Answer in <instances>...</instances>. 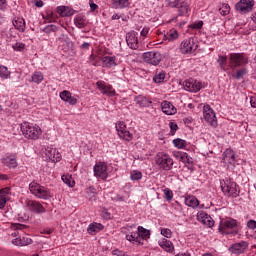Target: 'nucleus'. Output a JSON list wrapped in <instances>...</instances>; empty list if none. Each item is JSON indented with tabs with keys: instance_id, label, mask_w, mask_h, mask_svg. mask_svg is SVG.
I'll return each instance as SVG.
<instances>
[{
	"instance_id": "nucleus-54",
	"label": "nucleus",
	"mask_w": 256,
	"mask_h": 256,
	"mask_svg": "<svg viewBox=\"0 0 256 256\" xmlns=\"http://www.w3.org/2000/svg\"><path fill=\"white\" fill-rule=\"evenodd\" d=\"M12 47H13L14 51H23L25 49V44L16 43Z\"/></svg>"
},
{
	"instance_id": "nucleus-21",
	"label": "nucleus",
	"mask_w": 256,
	"mask_h": 256,
	"mask_svg": "<svg viewBox=\"0 0 256 256\" xmlns=\"http://www.w3.org/2000/svg\"><path fill=\"white\" fill-rule=\"evenodd\" d=\"M97 87L103 93V95H107L108 97H115L116 93L113 86L107 85L103 82H97Z\"/></svg>"
},
{
	"instance_id": "nucleus-17",
	"label": "nucleus",
	"mask_w": 256,
	"mask_h": 256,
	"mask_svg": "<svg viewBox=\"0 0 256 256\" xmlns=\"http://www.w3.org/2000/svg\"><path fill=\"white\" fill-rule=\"evenodd\" d=\"M44 155L48 159V161H52V163H59L61 161L62 156L61 153L56 148H46L44 151Z\"/></svg>"
},
{
	"instance_id": "nucleus-11",
	"label": "nucleus",
	"mask_w": 256,
	"mask_h": 256,
	"mask_svg": "<svg viewBox=\"0 0 256 256\" xmlns=\"http://www.w3.org/2000/svg\"><path fill=\"white\" fill-rule=\"evenodd\" d=\"M116 131L120 139H124V141H133V134L127 130V125L125 122L116 123Z\"/></svg>"
},
{
	"instance_id": "nucleus-5",
	"label": "nucleus",
	"mask_w": 256,
	"mask_h": 256,
	"mask_svg": "<svg viewBox=\"0 0 256 256\" xmlns=\"http://www.w3.org/2000/svg\"><path fill=\"white\" fill-rule=\"evenodd\" d=\"M249 63V58L245 53H230L229 54V67L232 71L245 67Z\"/></svg>"
},
{
	"instance_id": "nucleus-38",
	"label": "nucleus",
	"mask_w": 256,
	"mask_h": 256,
	"mask_svg": "<svg viewBox=\"0 0 256 256\" xmlns=\"http://www.w3.org/2000/svg\"><path fill=\"white\" fill-rule=\"evenodd\" d=\"M154 83H163L165 81V71L156 70L153 76Z\"/></svg>"
},
{
	"instance_id": "nucleus-27",
	"label": "nucleus",
	"mask_w": 256,
	"mask_h": 256,
	"mask_svg": "<svg viewBox=\"0 0 256 256\" xmlns=\"http://www.w3.org/2000/svg\"><path fill=\"white\" fill-rule=\"evenodd\" d=\"M137 233L140 245H143V241L149 239L151 236V232H149V230L145 229L143 226H138Z\"/></svg>"
},
{
	"instance_id": "nucleus-29",
	"label": "nucleus",
	"mask_w": 256,
	"mask_h": 256,
	"mask_svg": "<svg viewBox=\"0 0 256 256\" xmlns=\"http://www.w3.org/2000/svg\"><path fill=\"white\" fill-rule=\"evenodd\" d=\"M74 25L78 29H85L87 27V18L83 14H78L74 17Z\"/></svg>"
},
{
	"instance_id": "nucleus-33",
	"label": "nucleus",
	"mask_w": 256,
	"mask_h": 256,
	"mask_svg": "<svg viewBox=\"0 0 256 256\" xmlns=\"http://www.w3.org/2000/svg\"><path fill=\"white\" fill-rule=\"evenodd\" d=\"M179 39V32L177 30H170L164 35V40L173 43V41H177Z\"/></svg>"
},
{
	"instance_id": "nucleus-63",
	"label": "nucleus",
	"mask_w": 256,
	"mask_h": 256,
	"mask_svg": "<svg viewBox=\"0 0 256 256\" xmlns=\"http://www.w3.org/2000/svg\"><path fill=\"white\" fill-rule=\"evenodd\" d=\"M250 105L251 107H253L254 109H256V96H252L250 98Z\"/></svg>"
},
{
	"instance_id": "nucleus-59",
	"label": "nucleus",
	"mask_w": 256,
	"mask_h": 256,
	"mask_svg": "<svg viewBox=\"0 0 256 256\" xmlns=\"http://www.w3.org/2000/svg\"><path fill=\"white\" fill-rule=\"evenodd\" d=\"M149 31H150L149 27H144V28L142 29V31L140 32V35H141L142 37H147V35H149Z\"/></svg>"
},
{
	"instance_id": "nucleus-55",
	"label": "nucleus",
	"mask_w": 256,
	"mask_h": 256,
	"mask_svg": "<svg viewBox=\"0 0 256 256\" xmlns=\"http://www.w3.org/2000/svg\"><path fill=\"white\" fill-rule=\"evenodd\" d=\"M191 29H202L203 27V21L200 20L198 22H194L192 25H190Z\"/></svg>"
},
{
	"instance_id": "nucleus-62",
	"label": "nucleus",
	"mask_w": 256,
	"mask_h": 256,
	"mask_svg": "<svg viewBox=\"0 0 256 256\" xmlns=\"http://www.w3.org/2000/svg\"><path fill=\"white\" fill-rule=\"evenodd\" d=\"M184 165H193V158H191V156H187L186 160L184 162Z\"/></svg>"
},
{
	"instance_id": "nucleus-23",
	"label": "nucleus",
	"mask_w": 256,
	"mask_h": 256,
	"mask_svg": "<svg viewBox=\"0 0 256 256\" xmlns=\"http://www.w3.org/2000/svg\"><path fill=\"white\" fill-rule=\"evenodd\" d=\"M56 13H58L60 17H71L75 15V10L69 6H58L56 8Z\"/></svg>"
},
{
	"instance_id": "nucleus-50",
	"label": "nucleus",
	"mask_w": 256,
	"mask_h": 256,
	"mask_svg": "<svg viewBox=\"0 0 256 256\" xmlns=\"http://www.w3.org/2000/svg\"><path fill=\"white\" fill-rule=\"evenodd\" d=\"M71 96H72L71 92H69L67 90L60 92V98L62 99V101H65L66 103L69 101Z\"/></svg>"
},
{
	"instance_id": "nucleus-47",
	"label": "nucleus",
	"mask_w": 256,
	"mask_h": 256,
	"mask_svg": "<svg viewBox=\"0 0 256 256\" xmlns=\"http://www.w3.org/2000/svg\"><path fill=\"white\" fill-rule=\"evenodd\" d=\"M231 12V6H229V4H222V6L219 8V13L220 15H229V13Z\"/></svg>"
},
{
	"instance_id": "nucleus-40",
	"label": "nucleus",
	"mask_w": 256,
	"mask_h": 256,
	"mask_svg": "<svg viewBox=\"0 0 256 256\" xmlns=\"http://www.w3.org/2000/svg\"><path fill=\"white\" fill-rule=\"evenodd\" d=\"M57 14H58L57 12L55 13L53 11H48L44 19H46L48 23H55L57 19H59V15Z\"/></svg>"
},
{
	"instance_id": "nucleus-43",
	"label": "nucleus",
	"mask_w": 256,
	"mask_h": 256,
	"mask_svg": "<svg viewBox=\"0 0 256 256\" xmlns=\"http://www.w3.org/2000/svg\"><path fill=\"white\" fill-rule=\"evenodd\" d=\"M173 145L177 149H185L187 147V141H185L181 138H177V139L173 140Z\"/></svg>"
},
{
	"instance_id": "nucleus-16",
	"label": "nucleus",
	"mask_w": 256,
	"mask_h": 256,
	"mask_svg": "<svg viewBox=\"0 0 256 256\" xmlns=\"http://www.w3.org/2000/svg\"><path fill=\"white\" fill-rule=\"evenodd\" d=\"M25 205L28 209V211H32V213H45V207H43V205L36 200H26L25 201Z\"/></svg>"
},
{
	"instance_id": "nucleus-41",
	"label": "nucleus",
	"mask_w": 256,
	"mask_h": 256,
	"mask_svg": "<svg viewBox=\"0 0 256 256\" xmlns=\"http://www.w3.org/2000/svg\"><path fill=\"white\" fill-rule=\"evenodd\" d=\"M62 181L65 185H68V187H75V180H73V176L69 174L62 175Z\"/></svg>"
},
{
	"instance_id": "nucleus-7",
	"label": "nucleus",
	"mask_w": 256,
	"mask_h": 256,
	"mask_svg": "<svg viewBox=\"0 0 256 256\" xmlns=\"http://www.w3.org/2000/svg\"><path fill=\"white\" fill-rule=\"evenodd\" d=\"M190 5L191 1L189 0H172L169 2L170 7H176L178 9L180 17H184V15H187L191 11Z\"/></svg>"
},
{
	"instance_id": "nucleus-30",
	"label": "nucleus",
	"mask_w": 256,
	"mask_h": 256,
	"mask_svg": "<svg viewBox=\"0 0 256 256\" xmlns=\"http://www.w3.org/2000/svg\"><path fill=\"white\" fill-rule=\"evenodd\" d=\"M158 244L162 249H164V251H167V253H173V251H175V246H173V242L167 240L166 238L159 240Z\"/></svg>"
},
{
	"instance_id": "nucleus-64",
	"label": "nucleus",
	"mask_w": 256,
	"mask_h": 256,
	"mask_svg": "<svg viewBox=\"0 0 256 256\" xmlns=\"http://www.w3.org/2000/svg\"><path fill=\"white\" fill-rule=\"evenodd\" d=\"M174 256H191V253L189 251L179 252L178 254H176Z\"/></svg>"
},
{
	"instance_id": "nucleus-60",
	"label": "nucleus",
	"mask_w": 256,
	"mask_h": 256,
	"mask_svg": "<svg viewBox=\"0 0 256 256\" xmlns=\"http://www.w3.org/2000/svg\"><path fill=\"white\" fill-rule=\"evenodd\" d=\"M12 245H15L16 247H22L21 246V238H16L12 240Z\"/></svg>"
},
{
	"instance_id": "nucleus-61",
	"label": "nucleus",
	"mask_w": 256,
	"mask_h": 256,
	"mask_svg": "<svg viewBox=\"0 0 256 256\" xmlns=\"http://www.w3.org/2000/svg\"><path fill=\"white\" fill-rule=\"evenodd\" d=\"M184 153L185 152L178 151V152H174L173 155H174L175 159H177L179 161Z\"/></svg>"
},
{
	"instance_id": "nucleus-39",
	"label": "nucleus",
	"mask_w": 256,
	"mask_h": 256,
	"mask_svg": "<svg viewBox=\"0 0 256 256\" xmlns=\"http://www.w3.org/2000/svg\"><path fill=\"white\" fill-rule=\"evenodd\" d=\"M90 65H93L94 67H101V65H103V57L91 55Z\"/></svg>"
},
{
	"instance_id": "nucleus-51",
	"label": "nucleus",
	"mask_w": 256,
	"mask_h": 256,
	"mask_svg": "<svg viewBox=\"0 0 256 256\" xmlns=\"http://www.w3.org/2000/svg\"><path fill=\"white\" fill-rule=\"evenodd\" d=\"M20 242H21V246L25 247L27 245H31V243H33V240L28 236H24L20 238Z\"/></svg>"
},
{
	"instance_id": "nucleus-4",
	"label": "nucleus",
	"mask_w": 256,
	"mask_h": 256,
	"mask_svg": "<svg viewBox=\"0 0 256 256\" xmlns=\"http://www.w3.org/2000/svg\"><path fill=\"white\" fill-rule=\"evenodd\" d=\"M156 165L162 171H171L173 169V165H175V161L171 155L165 152H159L155 157Z\"/></svg>"
},
{
	"instance_id": "nucleus-1",
	"label": "nucleus",
	"mask_w": 256,
	"mask_h": 256,
	"mask_svg": "<svg viewBox=\"0 0 256 256\" xmlns=\"http://www.w3.org/2000/svg\"><path fill=\"white\" fill-rule=\"evenodd\" d=\"M219 233L222 235H232L235 237L239 233V222L233 218L221 220L218 227Z\"/></svg>"
},
{
	"instance_id": "nucleus-22",
	"label": "nucleus",
	"mask_w": 256,
	"mask_h": 256,
	"mask_svg": "<svg viewBox=\"0 0 256 256\" xmlns=\"http://www.w3.org/2000/svg\"><path fill=\"white\" fill-rule=\"evenodd\" d=\"M119 65V61L115 56H104L102 57V67H106L107 69H113V67H117Z\"/></svg>"
},
{
	"instance_id": "nucleus-34",
	"label": "nucleus",
	"mask_w": 256,
	"mask_h": 256,
	"mask_svg": "<svg viewBox=\"0 0 256 256\" xmlns=\"http://www.w3.org/2000/svg\"><path fill=\"white\" fill-rule=\"evenodd\" d=\"M112 7L114 9H125V7H129V0H112Z\"/></svg>"
},
{
	"instance_id": "nucleus-18",
	"label": "nucleus",
	"mask_w": 256,
	"mask_h": 256,
	"mask_svg": "<svg viewBox=\"0 0 256 256\" xmlns=\"http://www.w3.org/2000/svg\"><path fill=\"white\" fill-rule=\"evenodd\" d=\"M247 247H249V243H247L246 241H241L232 244L229 248V251L232 252L234 255H241V253H245Z\"/></svg>"
},
{
	"instance_id": "nucleus-24",
	"label": "nucleus",
	"mask_w": 256,
	"mask_h": 256,
	"mask_svg": "<svg viewBox=\"0 0 256 256\" xmlns=\"http://www.w3.org/2000/svg\"><path fill=\"white\" fill-rule=\"evenodd\" d=\"M161 109L165 115H175L177 113V108L169 101H163L161 103Z\"/></svg>"
},
{
	"instance_id": "nucleus-6",
	"label": "nucleus",
	"mask_w": 256,
	"mask_h": 256,
	"mask_svg": "<svg viewBox=\"0 0 256 256\" xmlns=\"http://www.w3.org/2000/svg\"><path fill=\"white\" fill-rule=\"evenodd\" d=\"M222 192L227 197H239V185L231 179H225L220 182Z\"/></svg>"
},
{
	"instance_id": "nucleus-37",
	"label": "nucleus",
	"mask_w": 256,
	"mask_h": 256,
	"mask_svg": "<svg viewBox=\"0 0 256 256\" xmlns=\"http://www.w3.org/2000/svg\"><path fill=\"white\" fill-rule=\"evenodd\" d=\"M232 77L233 79H237L238 81L243 79V76L246 75L248 73V70L247 68H241V69H238V70H232Z\"/></svg>"
},
{
	"instance_id": "nucleus-42",
	"label": "nucleus",
	"mask_w": 256,
	"mask_h": 256,
	"mask_svg": "<svg viewBox=\"0 0 256 256\" xmlns=\"http://www.w3.org/2000/svg\"><path fill=\"white\" fill-rule=\"evenodd\" d=\"M44 79L43 72L36 71L32 74V83L39 85Z\"/></svg>"
},
{
	"instance_id": "nucleus-48",
	"label": "nucleus",
	"mask_w": 256,
	"mask_h": 256,
	"mask_svg": "<svg viewBox=\"0 0 256 256\" xmlns=\"http://www.w3.org/2000/svg\"><path fill=\"white\" fill-rule=\"evenodd\" d=\"M11 229H14V231H23L25 229H29V226L19 223L11 224Z\"/></svg>"
},
{
	"instance_id": "nucleus-45",
	"label": "nucleus",
	"mask_w": 256,
	"mask_h": 256,
	"mask_svg": "<svg viewBox=\"0 0 256 256\" xmlns=\"http://www.w3.org/2000/svg\"><path fill=\"white\" fill-rule=\"evenodd\" d=\"M217 63L222 71H227V68H225V65H227V56H218Z\"/></svg>"
},
{
	"instance_id": "nucleus-53",
	"label": "nucleus",
	"mask_w": 256,
	"mask_h": 256,
	"mask_svg": "<svg viewBox=\"0 0 256 256\" xmlns=\"http://www.w3.org/2000/svg\"><path fill=\"white\" fill-rule=\"evenodd\" d=\"M169 127H170L171 135H175V133L177 132V129H179V126L175 122H170Z\"/></svg>"
},
{
	"instance_id": "nucleus-12",
	"label": "nucleus",
	"mask_w": 256,
	"mask_h": 256,
	"mask_svg": "<svg viewBox=\"0 0 256 256\" xmlns=\"http://www.w3.org/2000/svg\"><path fill=\"white\" fill-rule=\"evenodd\" d=\"M93 171L94 177H97V179H102L105 181V179L109 177V173L107 172V164L105 162L96 163L94 165Z\"/></svg>"
},
{
	"instance_id": "nucleus-25",
	"label": "nucleus",
	"mask_w": 256,
	"mask_h": 256,
	"mask_svg": "<svg viewBox=\"0 0 256 256\" xmlns=\"http://www.w3.org/2000/svg\"><path fill=\"white\" fill-rule=\"evenodd\" d=\"M11 193V188L6 187L0 190V209H5L7 205V199H9V194Z\"/></svg>"
},
{
	"instance_id": "nucleus-15",
	"label": "nucleus",
	"mask_w": 256,
	"mask_h": 256,
	"mask_svg": "<svg viewBox=\"0 0 256 256\" xmlns=\"http://www.w3.org/2000/svg\"><path fill=\"white\" fill-rule=\"evenodd\" d=\"M126 43L130 49H139V33L132 31L126 34Z\"/></svg>"
},
{
	"instance_id": "nucleus-9",
	"label": "nucleus",
	"mask_w": 256,
	"mask_h": 256,
	"mask_svg": "<svg viewBox=\"0 0 256 256\" xmlns=\"http://www.w3.org/2000/svg\"><path fill=\"white\" fill-rule=\"evenodd\" d=\"M199 45L197 44V42H195L194 38H188L184 41H182V43L180 44V52L183 55H188L191 53H195V51H197Z\"/></svg>"
},
{
	"instance_id": "nucleus-26",
	"label": "nucleus",
	"mask_w": 256,
	"mask_h": 256,
	"mask_svg": "<svg viewBox=\"0 0 256 256\" xmlns=\"http://www.w3.org/2000/svg\"><path fill=\"white\" fill-rule=\"evenodd\" d=\"M136 105H139V107H151V98L143 95L136 96L134 99Z\"/></svg>"
},
{
	"instance_id": "nucleus-52",
	"label": "nucleus",
	"mask_w": 256,
	"mask_h": 256,
	"mask_svg": "<svg viewBox=\"0 0 256 256\" xmlns=\"http://www.w3.org/2000/svg\"><path fill=\"white\" fill-rule=\"evenodd\" d=\"M161 235H163V237H166V239H171V235H173V232H171V229L162 228Z\"/></svg>"
},
{
	"instance_id": "nucleus-31",
	"label": "nucleus",
	"mask_w": 256,
	"mask_h": 256,
	"mask_svg": "<svg viewBox=\"0 0 256 256\" xmlns=\"http://www.w3.org/2000/svg\"><path fill=\"white\" fill-rule=\"evenodd\" d=\"M2 163L9 167V169L17 168V158L15 156H7L6 158L2 159Z\"/></svg>"
},
{
	"instance_id": "nucleus-44",
	"label": "nucleus",
	"mask_w": 256,
	"mask_h": 256,
	"mask_svg": "<svg viewBox=\"0 0 256 256\" xmlns=\"http://www.w3.org/2000/svg\"><path fill=\"white\" fill-rule=\"evenodd\" d=\"M11 72L6 66L0 65V77L1 79H9Z\"/></svg>"
},
{
	"instance_id": "nucleus-56",
	"label": "nucleus",
	"mask_w": 256,
	"mask_h": 256,
	"mask_svg": "<svg viewBox=\"0 0 256 256\" xmlns=\"http://www.w3.org/2000/svg\"><path fill=\"white\" fill-rule=\"evenodd\" d=\"M247 227H248V229H256V221L255 220H249L248 222H247Z\"/></svg>"
},
{
	"instance_id": "nucleus-32",
	"label": "nucleus",
	"mask_w": 256,
	"mask_h": 256,
	"mask_svg": "<svg viewBox=\"0 0 256 256\" xmlns=\"http://www.w3.org/2000/svg\"><path fill=\"white\" fill-rule=\"evenodd\" d=\"M185 205L195 209L196 207H199V199H197L195 196L189 195L185 198Z\"/></svg>"
},
{
	"instance_id": "nucleus-58",
	"label": "nucleus",
	"mask_w": 256,
	"mask_h": 256,
	"mask_svg": "<svg viewBox=\"0 0 256 256\" xmlns=\"http://www.w3.org/2000/svg\"><path fill=\"white\" fill-rule=\"evenodd\" d=\"M112 255H115V256H127V254L125 252H123L121 250H118V249L113 250L112 251Z\"/></svg>"
},
{
	"instance_id": "nucleus-20",
	"label": "nucleus",
	"mask_w": 256,
	"mask_h": 256,
	"mask_svg": "<svg viewBox=\"0 0 256 256\" xmlns=\"http://www.w3.org/2000/svg\"><path fill=\"white\" fill-rule=\"evenodd\" d=\"M197 220L200 221V223H203V225H206L207 227H213L215 225V220L209 214L201 211L197 214Z\"/></svg>"
},
{
	"instance_id": "nucleus-28",
	"label": "nucleus",
	"mask_w": 256,
	"mask_h": 256,
	"mask_svg": "<svg viewBox=\"0 0 256 256\" xmlns=\"http://www.w3.org/2000/svg\"><path fill=\"white\" fill-rule=\"evenodd\" d=\"M104 228L105 227L103 226V224L93 222L89 224L87 228V233H89V235H97V233H99L100 231H103Z\"/></svg>"
},
{
	"instance_id": "nucleus-49",
	"label": "nucleus",
	"mask_w": 256,
	"mask_h": 256,
	"mask_svg": "<svg viewBox=\"0 0 256 256\" xmlns=\"http://www.w3.org/2000/svg\"><path fill=\"white\" fill-rule=\"evenodd\" d=\"M164 198L166 201H172L173 200V191L169 188L164 189Z\"/></svg>"
},
{
	"instance_id": "nucleus-8",
	"label": "nucleus",
	"mask_w": 256,
	"mask_h": 256,
	"mask_svg": "<svg viewBox=\"0 0 256 256\" xmlns=\"http://www.w3.org/2000/svg\"><path fill=\"white\" fill-rule=\"evenodd\" d=\"M203 117L204 121H206L210 127H213L214 129L217 127V116L215 115V110H213L209 104H206L203 107Z\"/></svg>"
},
{
	"instance_id": "nucleus-14",
	"label": "nucleus",
	"mask_w": 256,
	"mask_h": 256,
	"mask_svg": "<svg viewBox=\"0 0 256 256\" xmlns=\"http://www.w3.org/2000/svg\"><path fill=\"white\" fill-rule=\"evenodd\" d=\"M182 85L185 91H190V93H197L198 91H201V82L193 78L185 80Z\"/></svg>"
},
{
	"instance_id": "nucleus-36",
	"label": "nucleus",
	"mask_w": 256,
	"mask_h": 256,
	"mask_svg": "<svg viewBox=\"0 0 256 256\" xmlns=\"http://www.w3.org/2000/svg\"><path fill=\"white\" fill-rule=\"evenodd\" d=\"M13 25H14L15 29H17L21 33L25 32V19H23V18H16L13 21Z\"/></svg>"
},
{
	"instance_id": "nucleus-13",
	"label": "nucleus",
	"mask_w": 256,
	"mask_h": 256,
	"mask_svg": "<svg viewBox=\"0 0 256 256\" xmlns=\"http://www.w3.org/2000/svg\"><path fill=\"white\" fill-rule=\"evenodd\" d=\"M161 53L150 51L143 53V61L149 65H159L161 63Z\"/></svg>"
},
{
	"instance_id": "nucleus-35",
	"label": "nucleus",
	"mask_w": 256,
	"mask_h": 256,
	"mask_svg": "<svg viewBox=\"0 0 256 256\" xmlns=\"http://www.w3.org/2000/svg\"><path fill=\"white\" fill-rule=\"evenodd\" d=\"M126 239H127V241H130V243H133V245H141L140 240H139V234L137 231L127 234Z\"/></svg>"
},
{
	"instance_id": "nucleus-2",
	"label": "nucleus",
	"mask_w": 256,
	"mask_h": 256,
	"mask_svg": "<svg viewBox=\"0 0 256 256\" xmlns=\"http://www.w3.org/2000/svg\"><path fill=\"white\" fill-rule=\"evenodd\" d=\"M21 131L22 135H24L26 139H32L34 141H37V139H39L43 133L39 125L29 122H23L21 124Z\"/></svg>"
},
{
	"instance_id": "nucleus-19",
	"label": "nucleus",
	"mask_w": 256,
	"mask_h": 256,
	"mask_svg": "<svg viewBox=\"0 0 256 256\" xmlns=\"http://www.w3.org/2000/svg\"><path fill=\"white\" fill-rule=\"evenodd\" d=\"M222 162H224L225 165H235V163H237L235 151H233L232 149H226L223 153Z\"/></svg>"
},
{
	"instance_id": "nucleus-46",
	"label": "nucleus",
	"mask_w": 256,
	"mask_h": 256,
	"mask_svg": "<svg viewBox=\"0 0 256 256\" xmlns=\"http://www.w3.org/2000/svg\"><path fill=\"white\" fill-rule=\"evenodd\" d=\"M143 178V173H141L140 171H137V170H133L131 173H130V179L132 181H139L140 179Z\"/></svg>"
},
{
	"instance_id": "nucleus-10",
	"label": "nucleus",
	"mask_w": 256,
	"mask_h": 256,
	"mask_svg": "<svg viewBox=\"0 0 256 256\" xmlns=\"http://www.w3.org/2000/svg\"><path fill=\"white\" fill-rule=\"evenodd\" d=\"M253 7H255V0H240L235 5L236 11H238V13H242V15L251 13V11H253Z\"/></svg>"
},
{
	"instance_id": "nucleus-57",
	"label": "nucleus",
	"mask_w": 256,
	"mask_h": 256,
	"mask_svg": "<svg viewBox=\"0 0 256 256\" xmlns=\"http://www.w3.org/2000/svg\"><path fill=\"white\" fill-rule=\"evenodd\" d=\"M66 103H69V105H77V97L75 96H70V98L68 99V101Z\"/></svg>"
},
{
	"instance_id": "nucleus-3",
	"label": "nucleus",
	"mask_w": 256,
	"mask_h": 256,
	"mask_svg": "<svg viewBox=\"0 0 256 256\" xmlns=\"http://www.w3.org/2000/svg\"><path fill=\"white\" fill-rule=\"evenodd\" d=\"M29 190L32 195L37 197V199H51L53 197V194H51V190L45 186H42L41 184L37 182H31L29 184Z\"/></svg>"
}]
</instances>
